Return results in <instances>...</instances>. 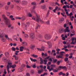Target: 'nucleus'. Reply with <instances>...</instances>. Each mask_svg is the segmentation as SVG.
I'll list each match as a JSON object with an SVG mask.
<instances>
[{"label": "nucleus", "instance_id": "f257e3e1", "mask_svg": "<svg viewBox=\"0 0 76 76\" xmlns=\"http://www.w3.org/2000/svg\"><path fill=\"white\" fill-rule=\"evenodd\" d=\"M2 18L4 19L5 22L6 23V24L8 26V28H10L11 27V26H12V25L10 24V20L9 19H7L4 15H2Z\"/></svg>", "mask_w": 76, "mask_h": 76}, {"label": "nucleus", "instance_id": "f03ea898", "mask_svg": "<svg viewBox=\"0 0 76 76\" xmlns=\"http://www.w3.org/2000/svg\"><path fill=\"white\" fill-rule=\"evenodd\" d=\"M69 27H67L65 29V30L64 29V28H60L59 30V32L60 33H62V32H70V30H69Z\"/></svg>", "mask_w": 76, "mask_h": 76}, {"label": "nucleus", "instance_id": "7ed1b4c3", "mask_svg": "<svg viewBox=\"0 0 76 76\" xmlns=\"http://www.w3.org/2000/svg\"><path fill=\"white\" fill-rule=\"evenodd\" d=\"M12 63L11 62H8L7 66H9V67L10 68H11V67H12V69H14V68L16 66L15 64H14L13 65H12Z\"/></svg>", "mask_w": 76, "mask_h": 76}, {"label": "nucleus", "instance_id": "20e7f679", "mask_svg": "<svg viewBox=\"0 0 76 76\" xmlns=\"http://www.w3.org/2000/svg\"><path fill=\"white\" fill-rule=\"evenodd\" d=\"M65 11L66 12V15L68 16H69L70 18H72V16L73 15V13L72 12H71L69 14V12L67 11V10L66 9V8L65 9Z\"/></svg>", "mask_w": 76, "mask_h": 76}, {"label": "nucleus", "instance_id": "39448f33", "mask_svg": "<svg viewBox=\"0 0 76 76\" xmlns=\"http://www.w3.org/2000/svg\"><path fill=\"white\" fill-rule=\"evenodd\" d=\"M4 37V34H1L0 33V39L3 42H5V41H6L5 38H3Z\"/></svg>", "mask_w": 76, "mask_h": 76}, {"label": "nucleus", "instance_id": "423d86ee", "mask_svg": "<svg viewBox=\"0 0 76 76\" xmlns=\"http://www.w3.org/2000/svg\"><path fill=\"white\" fill-rule=\"evenodd\" d=\"M61 69H64L65 70H67V67L66 66H59L58 68V70H60Z\"/></svg>", "mask_w": 76, "mask_h": 76}, {"label": "nucleus", "instance_id": "0eeeda50", "mask_svg": "<svg viewBox=\"0 0 76 76\" xmlns=\"http://www.w3.org/2000/svg\"><path fill=\"white\" fill-rule=\"evenodd\" d=\"M51 38V35L50 34H46L45 36V38L47 39V40H48V39H50Z\"/></svg>", "mask_w": 76, "mask_h": 76}, {"label": "nucleus", "instance_id": "6e6552de", "mask_svg": "<svg viewBox=\"0 0 76 76\" xmlns=\"http://www.w3.org/2000/svg\"><path fill=\"white\" fill-rule=\"evenodd\" d=\"M72 42H71L72 44H75L76 43V38L75 37H72L71 38Z\"/></svg>", "mask_w": 76, "mask_h": 76}, {"label": "nucleus", "instance_id": "1a4fd4ad", "mask_svg": "<svg viewBox=\"0 0 76 76\" xmlns=\"http://www.w3.org/2000/svg\"><path fill=\"white\" fill-rule=\"evenodd\" d=\"M50 56H48L46 58H45V59L43 60V61H44V64H47V60L48 59H49V58H50Z\"/></svg>", "mask_w": 76, "mask_h": 76}, {"label": "nucleus", "instance_id": "9d476101", "mask_svg": "<svg viewBox=\"0 0 76 76\" xmlns=\"http://www.w3.org/2000/svg\"><path fill=\"white\" fill-rule=\"evenodd\" d=\"M32 19L34 20H36L37 22H38L39 20V18L38 16H37L36 18L33 17L32 18Z\"/></svg>", "mask_w": 76, "mask_h": 76}, {"label": "nucleus", "instance_id": "9b49d317", "mask_svg": "<svg viewBox=\"0 0 76 76\" xmlns=\"http://www.w3.org/2000/svg\"><path fill=\"white\" fill-rule=\"evenodd\" d=\"M42 36H40L39 37V41H41V42H44V41L43 40V39H42Z\"/></svg>", "mask_w": 76, "mask_h": 76}, {"label": "nucleus", "instance_id": "f8f14e48", "mask_svg": "<svg viewBox=\"0 0 76 76\" xmlns=\"http://www.w3.org/2000/svg\"><path fill=\"white\" fill-rule=\"evenodd\" d=\"M51 68L49 69V72H51L52 70H53L54 67H56V65H51Z\"/></svg>", "mask_w": 76, "mask_h": 76}, {"label": "nucleus", "instance_id": "ddd939ff", "mask_svg": "<svg viewBox=\"0 0 76 76\" xmlns=\"http://www.w3.org/2000/svg\"><path fill=\"white\" fill-rule=\"evenodd\" d=\"M30 24V23L29 22H27L25 26V28H27L28 27H29Z\"/></svg>", "mask_w": 76, "mask_h": 76}, {"label": "nucleus", "instance_id": "4468645a", "mask_svg": "<svg viewBox=\"0 0 76 76\" xmlns=\"http://www.w3.org/2000/svg\"><path fill=\"white\" fill-rule=\"evenodd\" d=\"M28 4V1H22V4L23 5H26Z\"/></svg>", "mask_w": 76, "mask_h": 76}, {"label": "nucleus", "instance_id": "2eb2a0df", "mask_svg": "<svg viewBox=\"0 0 76 76\" xmlns=\"http://www.w3.org/2000/svg\"><path fill=\"white\" fill-rule=\"evenodd\" d=\"M30 38L33 39L35 37V36L34 33H31L30 34Z\"/></svg>", "mask_w": 76, "mask_h": 76}, {"label": "nucleus", "instance_id": "dca6fc26", "mask_svg": "<svg viewBox=\"0 0 76 76\" xmlns=\"http://www.w3.org/2000/svg\"><path fill=\"white\" fill-rule=\"evenodd\" d=\"M4 34V37H5V38H6V39H7V40H9V39H10L9 37H8V35L5 34Z\"/></svg>", "mask_w": 76, "mask_h": 76}, {"label": "nucleus", "instance_id": "f3484780", "mask_svg": "<svg viewBox=\"0 0 76 76\" xmlns=\"http://www.w3.org/2000/svg\"><path fill=\"white\" fill-rule=\"evenodd\" d=\"M4 34V37H5V38H6V39H7V40H9V39H10L9 37H8V35L5 34Z\"/></svg>", "mask_w": 76, "mask_h": 76}, {"label": "nucleus", "instance_id": "a211bd4d", "mask_svg": "<svg viewBox=\"0 0 76 76\" xmlns=\"http://www.w3.org/2000/svg\"><path fill=\"white\" fill-rule=\"evenodd\" d=\"M13 38L15 40L17 41H18V37L16 36H13Z\"/></svg>", "mask_w": 76, "mask_h": 76}, {"label": "nucleus", "instance_id": "6ab92c4d", "mask_svg": "<svg viewBox=\"0 0 76 76\" xmlns=\"http://www.w3.org/2000/svg\"><path fill=\"white\" fill-rule=\"evenodd\" d=\"M69 25L70 26V28L71 29H73V26H72V23L69 22Z\"/></svg>", "mask_w": 76, "mask_h": 76}, {"label": "nucleus", "instance_id": "aec40b11", "mask_svg": "<svg viewBox=\"0 0 76 76\" xmlns=\"http://www.w3.org/2000/svg\"><path fill=\"white\" fill-rule=\"evenodd\" d=\"M35 47V45H30V48L31 49H34Z\"/></svg>", "mask_w": 76, "mask_h": 76}, {"label": "nucleus", "instance_id": "412c9836", "mask_svg": "<svg viewBox=\"0 0 76 76\" xmlns=\"http://www.w3.org/2000/svg\"><path fill=\"white\" fill-rule=\"evenodd\" d=\"M56 58H63V57L62 55L56 56Z\"/></svg>", "mask_w": 76, "mask_h": 76}, {"label": "nucleus", "instance_id": "4be33fe9", "mask_svg": "<svg viewBox=\"0 0 76 76\" xmlns=\"http://www.w3.org/2000/svg\"><path fill=\"white\" fill-rule=\"evenodd\" d=\"M37 50H39V51H44V47H43L41 49L39 48H37Z\"/></svg>", "mask_w": 76, "mask_h": 76}, {"label": "nucleus", "instance_id": "5701e85b", "mask_svg": "<svg viewBox=\"0 0 76 76\" xmlns=\"http://www.w3.org/2000/svg\"><path fill=\"white\" fill-rule=\"evenodd\" d=\"M23 49H24V47L23 46H21L20 47V51L22 52L23 51Z\"/></svg>", "mask_w": 76, "mask_h": 76}, {"label": "nucleus", "instance_id": "b1692460", "mask_svg": "<svg viewBox=\"0 0 76 76\" xmlns=\"http://www.w3.org/2000/svg\"><path fill=\"white\" fill-rule=\"evenodd\" d=\"M48 44L49 45V48H51L52 46V44H51V42H48Z\"/></svg>", "mask_w": 76, "mask_h": 76}, {"label": "nucleus", "instance_id": "393cba45", "mask_svg": "<svg viewBox=\"0 0 76 76\" xmlns=\"http://www.w3.org/2000/svg\"><path fill=\"white\" fill-rule=\"evenodd\" d=\"M7 68L8 73H10V71L9 70L10 68L9 67V65H7Z\"/></svg>", "mask_w": 76, "mask_h": 76}, {"label": "nucleus", "instance_id": "a878e982", "mask_svg": "<svg viewBox=\"0 0 76 76\" xmlns=\"http://www.w3.org/2000/svg\"><path fill=\"white\" fill-rule=\"evenodd\" d=\"M22 45L24 46H26L28 45V43L26 42H24L22 43Z\"/></svg>", "mask_w": 76, "mask_h": 76}, {"label": "nucleus", "instance_id": "bb28decb", "mask_svg": "<svg viewBox=\"0 0 76 76\" xmlns=\"http://www.w3.org/2000/svg\"><path fill=\"white\" fill-rule=\"evenodd\" d=\"M39 58L40 61V64H43V63H44V62H43V59L41 57H39Z\"/></svg>", "mask_w": 76, "mask_h": 76}, {"label": "nucleus", "instance_id": "cd10ccee", "mask_svg": "<svg viewBox=\"0 0 76 76\" xmlns=\"http://www.w3.org/2000/svg\"><path fill=\"white\" fill-rule=\"evenodd\" d=\"M23 70V69L22 68H19L18 69V72H22Z\"/></svg>", "mask_w": 76, "mask_h": 76}, {"label": "nucleus", "instance_id": "c85d7f7f", "mask_svg": "<svg viewBox=\"0 0 76 76\" xmlns=\"http://www.w3.org/2000/svg\"><path fill=\"white\" fill-rule=\"evenodd\" d=\"M64 18H62L59 20V23H61V22H62L63 21H64Z\"/></svg>", "mask_w": 76, "mask_h": 76}, {"label": "nucleus", "instance_id": "c756f323", "mask_svg": "<svg viewBox=\"0 0 76 76\" xmlns=\"http://www.w3.org/2000/svg\"><path fill=\"white\" fill-rule=\"evenodd\" d=\"M10 18H11L12 20H15V18H13V16L12 15H10Z\"/></svg>", "mask_w": 76, "mask_h": 76}, {"label": "nucleus", "instance_id": "7c9ffc66", "mask_svg": "<svg viewBox=\"0 0 76 76\" xmlns=\"http://www.w3.org/2000/svg\"><path fill=\"white\" fill-rule=\"evenodd\" d=\"M43 69H41V70H39L38 71V73L39 74H41L42 72H43Z\"/></svg>", "mask_w": 76, "mask_h": 76}, {"label": "nucleus", "instance_id": "2f4dec72", "mask_svg": "<svg viewBox=\"0 0 76 76\" xmlns=\"http://www.w3.org/2000/svg\"><path fill=\"white\" fill-rule=\"evenodd\" d=\"M13 57H15V60H18V58H19V57H18V56H15V55H14L13 56Z\"/></svg>", "mask_w": 76, "mask_h": 76}, {"label": "nucleus", "instance_id": "473e14b6", "mask_svg": "<svg viewBox=\"0 0 76 76\" xmlns=\"http://www.w3.org/2000/svg\"><path fill=\"white\" fill-rule=\"evenodd\" d=\"M31 4L33 6H35L36 5V2L35 1L32 2L31 3Z\"/></svg>", "mask_w": 76, "mask_h": 76}, {"label": "nucleus", "instance_id": "72a5a7b5", "mask_svg": "<svg viewBox=\"0 0 76 76\" xmlns=\"http://www.w3.org/2000/svg\"><path fill=\"white\" fill-rule=\"evenodd\" d=\"M45 7H46V6L45 5H42L41 6V8L43 9H44L45 8Z\"/></svg>", "mask_w": 76, "mask_h": 76}, {"label": "nucleus", "instance_id": "f704fd0d", "mask_svg": "<svg viewBox=\"0 0 76 76\" xmlns=\"http://www.w3.org/2000/svg\"><path fill=\"white\" fill-rule=\"evenodd\" d=\"M32 56L34 58H38V56L35 55V54H33L32 55Z\"/></svg>", "mask_w": 76, "mask_h": 76}, {"label": "nucleus", "instance_id": "c9c22d12", "mask_svg": "<svg viewBox=\"0 0 76 76\" xmlns=\"http://www.w3.org/2000/svg\"><path fill=\"white\" fill-rule=\"evenodd\" d=\"M61 37H62V40H65V37H64V34H62L61 36Z\"/></svg>", "mask_w": 76, "mask_h": 76}, {"label": "nucleus", "instance_id": "e433bc0d", "mask_svg": "<svg viewBox=\"0 0 76 76\" xmlns=\"http://www.w3.org/2000/svg\"><path fill=\"white\" fill-rule=\"evenodd\" d=\"M5 55L6 57H7L9 55V53L8 52H6L5 53Z\"/></svg>", "mask_w": 76, "mask_h": 76}, {"label": "nucleus", "instance_id": "4c0bfd02", "mask_svg": "<svg viewBox=\"0 0 76 76\" xmlns=\"http://www.w3.org/2000/svg\"><path fill=\"white\" fill-rule=\"evenodd\" d=\"M9 6L8 5H6L5 6V9L6 10H8L9 9Z\"/></svg>", "mask_w": 76, "mask_h": 76}, {"label": "nucleus", "instance_id": "58836bf2", "mask_svg": "<svg viewBox=\"0 0 76 76\" xmlns=\"http://www.w3.org/2000/svg\"><path fill=\"white\" fill-rule=\"evenodd\" d=\"M72 55H73V53H71L69 54V56H70L69 57V58H72Z\"/></svg>", "mask_w": 76, "mask_h": 76}, {"label": "nucleus", "instance_id": "ea45409f", "mask_svg": "<svg viewBox=\"0 0 76 76\" xmlns=\"http://www.w3.org/2000/svg\"><path fill=\"white\" fill-rule=\"evenodd\" d=\"M34 73V71L33 70H31L30 71V73L31 75H33Z\"/></svg>", "mask_w": 76, "mask_h": 76}, {"label": "nucleus", "instance_id": "a19ab883", "mask_svg": "<svg viewBox=\"0 0 76 76\" xmlns=\"http://www.w3.org/2000/svg\"><path fill=\"white\" fill-rule=\"evenodd\" d=\"M70 64H68L67 65V66L68 68V69H70Z\"/></svg>", "mask_w": 76, "mask_h": 76}, {"label": "nucleus", "instance_id": "79ce46f5", "mask_svg": "<svg viewBox=\"0 0 76 76\" xmlns=\"http://www.w3.org/2000/svg\"><path fill=\"white\" fill-rule=\"evenodd\" d=\"M28 16L29 17H32V14L30 13H29L28 14Z\"/></svg>", "mask_w": 76, "mask_h": 76}, {"label": "nucleus", "instance_id": "37998d69", "mask_svg": "<svg viewBox=\"0 0 76 76\" xmlns=\"http://www.w3.org/2000/svg\"><path fill=\"white\" fill-rule=\"evenodd\" d=\"M4 74H5V75L7 73V72H6V70L4 69Z\"/></svg>", "mask_w": 76, "mask_h": 76}, {"label": "nucleus", "instance_id": "c03bdc74", "mask_svg": "<svg viewBox=\"0 0 76 76\" xmlns=\"http://www.w3.org/2000/svg\"><path fill=\"white\" fill-rule=\"evenodd\" d=\"M24 37L26 38H28L29 36H28V34H25L24 35Z\"/></svg>", "mask_w": 76, "mask_h": 76}, {"label": "nucleus", "instance_id": "a18cd8bd", "mask_svg": "<svg viewBox=\"0 0 76 76\" xmlns=\"http://www.w3.org/2000/svg\"><path fill=\"white\" fill-rule=\"evenodd\" d=\"M57 39H58V37L56 36L55 37V39H54V41H56V40H57Z\"/></svg>", "mask_w": 76, "mask_h": 76}, {"label": "nucleus", "instance_id": "49530a36", "mask_svg": "<svg viewBox=\"0 0 76 76\" xmlns=\"http://www.w3.org/2000/svg\"><path fill=\"white\" fill-rule=\"evenodd\" d=\"M32 67L33 68H36V64H34L33 66Z\"/></svg>", "mask_w": 76, "mask_h": 76}, {"label": "nucleus", "instance_id": "de8ad7c7", "mask_svg": "<svg viewBox=\"0 0 76 76\" xmlns=\"http://www.w3.org/2000/svg\"><path fill=\"white\" fill-rule=\"evenodd\" d=\"M31 12V13H35V11L33 10L32 9H31L30 10Z\"/></svg>", "mask_w": 76, "mask_h": 76}, {"label": "nucleus", "instance_id": "09e8293b", "mask_svg": "<svg viewBox=\"0 0 76 76\" xmlns=\"http://www.w3.org/2000/svg\"><path fill=\"white\" fill-rule=\"evenodd\" d=\"M15 1L17 3H18L19 2V0H15Z\"/></svg>", "mask_w": 76, "mask_h": 76}, {"label": "nucleus", "instance_id": "8fccbe9b", "mask_svg": "<svg viewBox=\"0 0 76 76\" xmlns=\"http://www.w3.org/2000/svg\"><path fill=\"white\" fill-rule=\"evenodd\" d=\"M71 18V20L72 21H73V18H74V16H72V17H71V18Z\"/></svg>", "mask_w": 76, "mask_h": 76}, {"label": "nucleus", "instance_id": "3c124183", "mask_svg": "<svg viewBox=\"0 0 76 76\" xmlns=\"http://www.w3.org/2000/svg\"><path fill=\"white\" fill-rule=\"evenodd\" d=\"M7 16H9L10 15V14L9 12H7Z\"/></svg>", "mask_w": 76, "mask_h": 76}, {"label": "nucleus", "instance_id": "603ef678", "mask_svg": "<svg viewBox=\"0 0 76 76\" xmlns=\"http://www.w3.org/2000/svg\"><path fill=\"white\" fill-rule=\"evenodd\" d=\"M53 72H58V70L56 69H54L53 70Z\"/></svg>", "mask_w": 76, "mask_h": 76}, {"label": "nucleus", "instance_id": "864d4df0", "mask_svg": "<svg viewBox=\"0 0 76 76\" xmlns=\"http://www.w3.org/2000/svg\"><path fill=\"white\" fill-rule=\"evenodd\" d=\"M12 51H15L16 50V48L12 47Z\"/></svg>", "mask_w": 76, "mask_h": 76}, {"label": "nucleus", "instance_id": "5fc2aeb1", "mask_svg": "<svg viewBox=\"0 0 76 76\" xmlns=\"http://www.w3.org/2000/svg\"><path fill=\"white\" fill-rule=\"evenodd\" d=\"M61 15H62V16H63L65 18H66V15H64L63 13H61Z\"/></svg>", "mask_w": 76, "mask_h": 76}, {"label": "nucleus", "instance_id": "6e6d98bb", "mask_svg": "<svg viewBox=\"0 0 76 76\" xmlns=\"http://www.w3.org/2000/svg\"><path fill=\"white\" fill-rule=\"evenodd\" d=\"M75 34H72L71 33L70 34V37H73V36H74V35H75Z\"/></svg>", "mask_w": 76, "mask_h": 76}, {"label": "nucleus", "instance_id": "4d7b16f0", "mask_svg": "<svg viewBox=\"0 0 76 76\" xmlns=\"http://www.w3.org/2000/svg\"><path fill=\"white\" fill-rule=\"evenodd\" d=\"M67 47L68 48H71V45H67Z\"/></svg>", "mask_w": 76, "mask_h": 76}, {"label": "nucleus", "instance_id": "13d9d810", "mask_svg": "<svg viewBox=\"0 0 76 76\" xmlns=\"http://www.w3.org/2000/svg\"><path fill=\"white\" fill-rule=\"evenodd\" d=\"M37 26H36V27L35 28V29H38V27H39L40 26L39 25L37 24Z\"/></svg>", "mask_w": 76, "mask_h": 76}, {"label": "nucleus", "instance_id": "bf43d9fd", "mask_svg": "<svg viewBox=\"0 0 76 76\" xmlns=\"http://www.w3.org/2000/svg\"><path fill=\"white\" fill-rule=\"evenodd\" d=\"M68 58H66L65 59V60L66 61H68Z\"/></svg>", "mask_w": 76, "mask_h": 76}, {"label": "nucleus", "instance_id": "052dcab7", "mask_svg": "<svg viewBox=\"0 0 76 76\" xmlns=\"http://www.w3.org/2000/svg\"><path fill=\"white\" fill-rule=\"evenodd\" d=\"M48 67L47 68V69H48L49 70H50V66H49V65H47Z\"/></svg>", "mask_w": 76, "mask_h": 76}, {"label": "nucleus", "instance_id": "680f3d73", "mask_svg": "<svg viewBox=\"0 0 76 76\" xmlns=\"http://www.w3.org/2000/svg\"><path fill=\"white\" fill-rule=\"evenodd\" d=\"M64 28H67V24H65L64 25Z\"/></svg>", "mask_w": 76, "mask_h": 76}, {"label": "nucleus", "instance_id": "e2e57ef3", "mask_svg": "<svg viewBox=\"0 0 76 76\" xmlns=\"http://www.w3.org/2000/svg\"><path fill=\"white\" fill-rule=\"evenodd\" d=\"M17 9H18V10H20V9H21L20 7L18 6L17 7Z\"/></svg>", "mask_w": 76, "mask_h": 76}, {"label": "nucleus", "instance_id": "0e129e2a", "mask_svg": "<svg viewBox=\"0 0 76 76\" xmlns=\"http://www.w3.org/2000/svg\"><path fill=\"white\" fill-rule=\"evenodd\" d=\"M40 3H44V0H41Z\"/></svg>", "mask_w": 76, "mask_h": 76}, {"label": "nucleus", "instance_id": "69168bd1", "mask_svg": "<svg viewBox=\"0 0 76 76\" xmlns=\"http://www.w3.org/2000/svg\"><path fill=\"white\" fill-rule=\"evenodd\" d=\"M49 9L50 10H53V8L52 7H49Z\"/></svg>", "mask_w": 76, "mask_h": 76}, {"label": "nucleus", "instance_id": "338daca9", "mask_svg": "<svg viewBox=\"0 0 76 76\" xmlns=\"http://www.w3.org/2000/svg\"><path fill=\"white\" fill-rule=\"evenodd\" d=\"M26 76H30V74L29 73H27L26 74Z\"/></svg>", "mask_w": 76, "mask_h": 76}, {"label": "nucleus", "instance_id": "774afa93", "mask_svg": "<svg viewBox=\"0 0 76 76\" xmlns=\"http://www.w3.org/2000/svg\"><path fill=\"white\" fill-rule=\"evenodd\" d=\"M61 50L58 48H57V49H56V50L57 51H60Z\"/></svg>", "mask_w": 76, "mask_h": 76}]
</instances>
